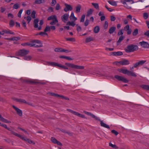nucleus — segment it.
I'll use <instances>...</instances> for the list:
<instances>
[{"label":"nucleus","mask_w":149,"mask_h":149,"mask_svg":"<svg viewBox=\"0 0 149 149\" xmlns=\"http://www.w3.org/2000/svg\"><path fill=\"white\" fill-rule=\"evenodd\" d=\"M138 49V47L137 45L131 44L128 45L125 50L126 52L130 53L137 51Z\"/></svg>","instance_id":"f257e3e1"},{"label":"nucleus","mask_w":149,"mask_h":149,"mask_svg":"<svg viewBox=\"0 0 149 149\" xmlns=\"http://www.w3.org/2000/svg\"><path fill=\"white\" fill-rule=\"evenodd\" d=\"M65 64L68 66L73 69L78 70H83L84 69V66L75 65L72 63H66Z\"/></svg>","instance_id":"f03ea898"},{"label":"nucleus","mask_w":149,"mask_h":149,"mask_svg":"<svg viewBox=\"0 0 149 149\" xmlns=\"http://www.w3.org/2000/svg\"><path fill=\"white\" fill-rule=\"evenodd\" d=\"M12 132L14 135L19 137L23 140L27 141L30 143H33L31 140L28 139L25 137L23 136H22L15 132H14L12 131Z\"/></svg>","instance_id":"7ed1b4c3"},{"label":"nucleus","mask_w":149,"mask_h":149,"mask_svg":"<svg viewBox=\"0 0 149 149\" xmlns=\"http://www.w3.org/2000/svg\"><path fill=\"white\" fill-rule=\"evenodd\" d=\"M39 21V20L38 19H35L34 21V27L35 28H38L39 30H40L41 29L42 26L41 25H43V21L42 20H41L40 21L39 23L40 26L38 27V23Z\"/></svg>","instance_id":"20e7f679"},{"label":"nucleus","mask_w":149,"mask_h":149,"mask_svg":"<svg viewBox=\"0 0 149 149\" xmlns=\"http://www.w3.org/2000/svg\"><path fill=\"white\" fill-rule=\"evenodd\" d=\"M29 52V51L28 50L25 49H21L17 52L16 54L17 55L22 56L28 54Z\"/></svg>","instance_id":"39448f33"},{"label":"nucleus","mask_w":149,"mask_h":149,"mask_svg":"<svg viewBox=\"0 0 149 149\" xmlns=\"http://www.w3.org/2000/svg\"><path fill=\"white\" fill-rule=\"evenodd\" d=\"M115 78L119 81H121L123 82L127 83L128 82V80L125 77L123 76L116 75Z\"/></svg>","instance_id":"423d86ee"},{"label":"nucleus","mask_w":149,"mask_h":149,"mask_svg":"<svg viewBox=\"0 0 149 149\" xmlns=\"http://www.w3.org/2000/svg\"><path fill=\"white\" fill-rule=\"evenodd\" d=\"M139 44L144 48H149V44L147 42L145 41L140 42H139Z\"/></svg>","instance_id":"0eeeda50"},{"label":"nucleus","mask_w":149,"mask_h":149,"mask_svg":"<svg viewBox=\"0 0 149 149\" xmlns=\"http://www.w3.org/2000/svg\"><path fill=\"white\" fill-rule=\"evenodd\" d=\"M69 17V15L68 14H65L61 17L62 21L66 23L68 20Z\"/></svg>","instance_id":"6e6552de"},{"label":"nucleus","mask_w":149,"mask_h":149,"mask_svg":"<svg viewBox=\"0 0 149 149\" xmlns=\"http://www.w3.org/2000/svg\"><path fill=\"white\" fill-rule=\"evenodd\" d=\"M65 7L64 9V10L65 12H67L69 10L71 11L72 10V7L71 5L67 3H65Z\"/></svg>","instance_id":"1a4fd4ad"},{"label":"nucleus","mask_w":149,"mask_h":149,"mask_svg":"<svg viewBox=\"0 0 149 149\" xmlns=\"http://www.w3.org/2000/svg\"><path fill=\"white\" fill-rule=\"evenodd\" d=\"M13 108L17 111V114L20 116H22V112L21 110L17 108L14 105L12 106Z\"/></svg>","instance_id":"9d476101"},{"label":"nucleus","mask_w":149,"mask_h":149,"mask_svg":"<svg viewBox=\"0 0 149 149\" xmlns=\"http://www.w3.org/2000/svg\"><path fill=\"white\" fill-rule=\"evenodd\" d=\"M97 120L100 121V125L102 127L108 129H110V128L109 126L108 125L104 123L99 118H98V119H97Z\"/></svg>","instance_id":"9b49d317"},{"label":"nucleus","mask_w":149,"mask_h":149,"mask_svg":"<svg viewBox=\"0 0 149 149\" xmlns=\"http://www.w3.org/2000/svg\"><path fill=\"white\" fill-rule=\"evenodd\" d=\"M51 140L52 142L54 143L57 144L58 145L61 146L62 144L61 143L57 141L55 138L54 137H52L51 138Z\"/></svg>","instance_id":"f8f14e48"},{"label":"nucleus","mask_w":149,"mask_h":149,"mask_svg":"<svg viewBox=\"0 0 149 149\" xmlns=\"http://www.w3.org/2000/svg\"><path fill=\"white\" fill-rule=\"evenodd\" d=\"M146 61L142 60L141 61L138 62L136 63L135 64H134V68H136L138 66L142 65L145 63Z\"/></svg>","instance_id":"ddd939ff"},{"label":"nucleus","mask_w":149,"mask_h":149,"mask_svg":"<svg viewBox=\"0 0 149 149\" xmlns=\"http://www.w3.org/2000/svg\"><path fill=\"white\" fill-rule=\"evenodd\" d=\"M118 63H119L122 65H128L130 64L129 61L126 60H125L119 62H118Z\"/></svg>","instance_id":"4468645a"},{"label":"nucleus","mask_w":149,"mask_h":149,"mask_svg":"<svg viewBox=\"0 0 149 149\" xmlns=\"http://www.w3.org/2000/svg\"><path fill=\"white\" fill-rule=\"evenodd\" d=\"M0 120L1 121L6 123H11V121H8L7 119L4 118L1 115H0Z\"/></svg>","instance_id":"2eb2a0df"},{"label":"nucleus","mask_w":149,"mask_h":149,"mask_svg":"<svg viewBox=\"0 0 149 149\" xmlns=\"http://www.w3.org/2000/svg\"><path fill=\"white\" fill-rule=\"evenodd\" d=\"M132 2V3H134V1L133 0H121V2L124 5H127V2Z\"/></svg>","instance_id":"dca6fc26"},{"label":"nucleus","mask_w":149,"mask_h":149,"mask_svg":"<svg viewBox=\"0 0 149 149\" xmlns=\"http://www.w3.org/2000/svg\"><path fill=\"white\" fill-rule=\"evenodd\" d=\"M47 64L49 65H51L52 66H58V67H59V65H60L59 64H58L55 62H48L47 63Z\"/></svg>","instance_id":"f3484780"},{"label":"nucleus","mask_w":149,"mask_h":149,"mask_svg":"<svg viewBox=\"0 0 149 149\" xmlns=\"http://www.w3.org/2000/svg\"><path fill=\"white\" fill-rule=\"evenodd\" d=\"M70 18L71 20L75 21L77 19V18L74 15L73 12H72L70 16Z\"/></svg>","instance_id":"a211bd4d"},{"label":"nucleus","mask_w":149,"mask_h":149,"mask_svg":"<svg viewBox=\"0 0 149 149\" xmlns=\"http://www.w3.org/2000/svg\"><path fill=\"white\" fill-rule=\"evenodd\" d=\"M74 115L77 116L79 117H81L82 118H85V117L84 115H83L78 112L74 111L73 113Z\"/></svg>","instance_id":"6ab92c4d"},{"label":"nucleus","mask_w":149,"mask_h":149,"mask_svg":"<svg viewBox=\"0 0 149 149\" xmlns=\"http://www.w3.org/2000/svg\"><path fill=\"white\" fill-rule=\"evenodd\" d=\"M45 0H36L34 2V4H40L45 2Z\"/></svg>","instance_id":"aec40b11"},{"label":"nucleus","mask_w":149,"mask_h":149,"mask_svg":"<svg viewBox=\"0 0 149 149\" xmlns=\"http://www.w3.org/2000/svg\"><path fill=\"white\" fill-rule=\"evenodd\" d=\"M116 29L115 27H111L109 29V33L110 34L113 33L115 31Z\"/></svg>","instance_id":"412c9836"},{"label":"nucleus","mask_w":149,"mask_h":149,"mask_svg":"<svg viewBox=\"0 0 149 149\" xmlns=\"http://www.w3.org/2000/svg\"><path fill=\"white\" fill-rule=\"evenodd\" d=\"M113 54L115 56H121L123 54V52L120 51L114 52L113 53Z\"/></svg>","instance_id":"4be33fe9"},{"label":"nucleus","mask_w":149,"mask_h":149,"mask_svg":"<svg viewBox=\"0 0 149 149\" xmlns=\"http://www.w3.org/2000/svg\"><path fill=\"white\" fill-rule=\"evenodd\" d=\"M58 22V20L57 19L56 16L54 19H52V21L50 22V24L52 25H54Z\"/></svg>","instance_id":"5701e85b"},{"label":"nucleus","mask_w":149,"mask_h":149,"mask_svg":"<svg viewBox=\"0 0 149 149\" xmlns=\"http://www.w3.org/2000/svg\"><path fill=\"white\" fill-rule=\"evenodd\" d=\"M3 32H4L5 33L7 34H14V33L13 32H12L9 29L7 30H4L3 31Z\"/></svg>","instance_id":"b1692460"},{"label":"nucleus","mask_w":149,"mask_h":149,"mask_svg":"<svg viewBox=\"0 0 149 149\" xmlns=\"http://www.w3.org/2000/svg\"><path fill=\"white\" fill-rule=\"evenodd\" d=\"M17 101L18 102H20L22 103H25L28 104V103H27L25 100L23 99H17Z\"/></svg>","instance_id":"393cba45"},{"label":"nucleus","mask_w":149,"mask_h":149,"mask_svg":"<svg viewBox=\"0 0 149 149\" xmlns=\"http://www.w3.org/2000/svg\"><path fill=\"white\" fill-rule=\"evenodd\" d=\"M93 11V10L92 9H89L87 12V14L86 15V16L87 17H89L91 15Z\"/></svg>","instance_id":"a878e982"},{"label":"nucleus","mask_w":149,"mask_h":149,"mask_svg":"<svg viewBox=\"0 0 149 149\" xmlns=\"http://www.w3.org/2000/svg\"><path fill=\"white\" fill-rule=\"evenodd\" d=\"M118 71L121 72L125 74H127V72H128V70L127 69H120L118 70Z\"/></svg>","instance_id":"bb28decb"},{"label":"nucleus","mask_w":149,"mask_h":149,"mask_svg":"<svg viewBox=\"0 0 149 149\" xmlns=\"http://www.w3.org/2000/svg\"><path fill=\"white\" fill-rule=\"evenodd\" d=\"M100 28L98 26L95 27L94 29V32L95 33H97L100 31Z\"/></svg>","instance_id":"cd10ccee"},{"label":"nucleus","mask_w":149,"mask_h":149,"mask_svg":"<svg viewBox=\"0 0 149 149\" xmlns=\"http://www.w3.org/2000/svg\"><path fill=\"white\" fill-rule=\"evenodd\" d=\"M81 6L80 5H79L76 7V12L77 13H79L80 11Z\"/></svg>","instance_id":"c85d7f7f"},{"label":"nucleus","mask_w":149,"mask_h":149,"mask_svg":"<svg viewBox=\"0 0 149 149\" xmlns=\"http://www.w3.org/2000/svg\"><path fill=\"white\" fill-rule=\"evenodd\" d=\"M20 38L19 37H15L11 38H8L7 39L9 40H19Z\"/></svg>","instance_id":"c756f323"},{"label":"nucleus","mask_w":149,"mask_h":149,"mask_svg":"<svg viewBox=\"0 0 149 149\" xmlns=\"http://www.w3.org/2000/svg\"><path fill=\"white\" fill-rule=\"evenodd\" d=\"M60 58H65L67 59L68 60H73V59L70 58L69 57L67 56H60Z\"/></svg>","instance_id":"7c9ffc66"},{"label":"nucleus","mask_w":149,"mask_h":149,"mask_svg":"<svg viewBox=\"0 0 149 149\" xmlns=\"http://www.w3.org/2000/svg\"><path fill=\"white\" fill-rule=\"evenodd\" d=\"M109 146L112 147V148L115 149H118V147L116 145L113 144L111 143H109Z\"/></svg>","instance_id":"2f4dec72"},{"label":"nucleus","mask_w":149,"mask_h":149,"mask_svg":"<svg viewBox=\"0 0 149 149\" xmlns=\"http://www.w3.org/2000/svg\"><path fill=\"white\" fill-rule=\"evenodd\" d=\"M24 18L26 19L28 22V23L29 24L31 20V18L30 16H28L27 17H24Z\"/></svg>","instance_id":"473e14b6"},{"label":"nucleus","mask_w":149,"mask_h":149,"mask_svg":"<svg viewBox=\"0 0 149 149\" xmlns=\"http://www.w3.org/2000/svg\"><path fill=\"white\" fill-rule=\"evenodd\" d=\"M108 2L112 6H116L117 5V4L115 1H109Z\"/></svg>","instance_id":"72a5a7b5"},{"label":"nucleus","mask_w":149,"mask_h":149,"mask_svg":"<svg viewBox=\"0 0 149 149\" xmlns=\"http://www.w3.org/2000/svg\"><path fill=\"white\" fill-rule=\"evenodd\" d=\"M67 25H69V26H74L75 25V23L73 22H68L67 23Z\"/></svg>","instance_id":"f704fd0d"},{"label":"nucleus","mask_w":149,"mask_h":149,"mask_svg":"<svg viewBox=\"0 0 149 149\" xmlns=\"http://www.w3.org/2000/svg\"><path fill=\"white\" fill-rule=\"evenodd\" d=\"M93 40V38L91 37H89L86 38V42H88Z\"/></svg>","instance_id":"c9c22d12"},{"label":"nucleus","mask_w":149,"mask_h":149,"mask_svg":"<svg viewBox=\"0 0 149 149\" xmlns=\"http://www.w3.org/2000/svg\"><path fill=\"white\" fill-rule=\"evenodd\" d=\"M141 87L144 89L149 90V86L148 85H142Z\"/></svg>","instance_id":"e433bc0d"},{"label":"nucleus","mask_w":149,"mask_h":149,"mask_svg":"<svg viewBox=\"0 0 149 149\" xmlns=\"http://www.w3.org/2000/svg\"><path fill=\"white\" fill-rule=\"evenodd\" d=\"M92 4L96 9L98 10L99 9V6L98 3H92Z\"/></svg>","instance_id":"4c0bfd02"},{"label":"nucleus","mask_w":149,"mask_h":149,"mask_svg":"<svg viewBox=\"0 0 149 149\" xmlns=\"http://www.w3.org/2000/svg\"><path fill=\"white\" fill-rule=\"evenodd\" d=\"M54 51L56 52H62L63 48H56L55 49Z\"/></svg>","instance_id":"58836bf2"},{"label":"nucleus","mask_w":149,"mask_h":149,"mask_svg":"<svg viewBox=\"0 0 149 149\" xmlns=\"http://www.w3.org/2000/svg\"><path fill=\"white\" fill-rule=\"evenodd\" d=\"M66 39L67 41H69L72 42H75L76 40L75 39L73 38H67Z\"/></svg>","instance_id":"ea45409f"},{"label":"nucleus","mask_w":149,"mask_h":149,"mask_svg":"<svg viewBox=\"0 0 149 149\" xmlns=\"http://www.w3.org/2000/svg\"><path fill=\"white\" fill-rule=\"evenodd\" d=\"M32 58L31 56H25L24 57V59L25 60L29 61Z\"/></svg>","instance_id":"a19ab883"},{"label":"nucleus","mask_w":149,"mask_h":149,"mask_svg":"<svg viewBox=\"0 0 149 149\" xmlns=\"http://www.w3.org/2000/svg\"><path fill=\"white\" fill-rule=\"evenodd\" d=\"M138 33V29H136L133 32L132 34L134 36L136 35Z\"/></svg>","instance_id":"79ce46f5"},{"label":"nucleus","mask_w":149,"mask_h":149,"mask_svg":"<svg viewBox=\"0 0 149 149\" xmlns=\"http://www.w3.org/2000/svg\"><path fill=\"white\" fill-rule=\"evenodd\" d=\"M56 16L55 15H52L49 17L47 19L48 20H52L56 17Z\"/></svg>","instance_id":"37998d69"},{"label":"nucleus","mask_w":149,"mask_h":149,"mask_svg":"<svg viewBox=\"0 0 149 149\" xmlns=\"http://www.w3.org/2000/svg\"><path fill=\"white\" fill-rule=\"evenodd\" d=\"M124 38V37L123 36H121L119 37V39L118 41V43L120 42L123 40Z\"/></svg>","instance_id":"c03bdc74"},{"label":"nucleus","mask_w":149,"mask_h":149,"mask_svg":"<svg viewBox=\"0 0 149 149\" xmlns=\"http://www.w3.org/2000/svg\"><path fill=\"white\" fill-rule=\"evenodd\" d=\"M36 14V12L35 11H33L32 12L31 16L33 18H35Z\"/></svg>","instance_id":"a18cd8bd"},{"label":"nucleus","mask_w":149,"mask_h":149,"mask_svg":"<svg viewBox=\"0 0 149 149\" xmlns=\"http://www.w3.org/2000/svg\"><path fill=\"white\" fill-rule=\"evenodd\" d=\"M50 27L48 26H46V27L45 28V29L44 30V31L45 32H46L47 31H50Z\"/></svg>","instance_id":"49530a36"},{"label":"nucleus","mask_w":149,"mask_h":149,"mask_svg":"<svg viewBox=\"0 0 149 149\" xmlns=\"http://www.w3.org/2000/svg\"><path fill=\"white\" fill-rule=\"evenodd\" d=\"M85 15H82L81 19L80 20V22H84L85 18Z\"/></svg>","instance_id":"de8ad7c7"},{"label":"nucleus","mask_w":149,"mask_h":149,"mask_svg":"<svg viewBox=\"0 0 149 149\" xmlns=\"http://www.w3.org/2000/svg\"><path fill=\"white\" fill-rule=\"evenodd\" d=\"M88 115L92 116V117L93 118H95L96 120H97V119H98V118L95 115H94L93 114H92L91 113H90Z\"/></svg>","instance_id":"09e8293b"},{"label":"nucleus","mask_w":149,"mask_h":149,"mask_svg":"<svg viewBox=\"0 0 149 149\" xmlns=\"http://www.w3.org/2000/svg\"><path fill=\"white\" fill-rule=\"evenodd\" d=\"M56 3V0H52L51 3V5L52 6H54Z\"/></svg>","instance_id":"8fccbe9b"},{"label":"nucleus","mask_w":149,"mask_h":149,"mask_svg":"<svg viewBox=\"0 0 149 149\" xmlns=\"http://www.w3.org/2000/svg\"><path fill=\"white\" fill-rule=\"evenodd\" d=\"M19 7V5L18 4L16 3L14 4L13 6V8L15 9H17Z\"/></svg>","instance_id":"3c124183"},{"label":"nucleus","mask_w":149,"mask_h":149,"mask_svg":"<svg viewBox=\"0 0 149 149\" xmlns=\"http://www.w3.org/2000/svg\"><path fill=\"white\" fill-rule=\"evenodd\" d=\"M39 35L41 36H44L45 35H47V34L45 31L44 32H41L39 33Z\"/></svg>","instance_id":"603ef678"},{"label":"nucleus","mask_w":149,"mask_h":149,"mask_svg":"<svg viewBox=\"0 0 149 149\" xmlns=\"http://www.w3.org/2000/svg\"><path fill=\"white\" fill-rule=\"evenodd\" d=\"M61 7L60 6V4L59 3H57L55 8L56 10H58L60 9Z\"/></svg>","instance_id":"864d4df0"},{"label":"nucleus","mask_w":149,"mask_h":149,"mask_svg":"<svg viewBox=\"0 0 149 149\" xmlns=\"http://www.w3.org/2000/svg\"><path fill=\"white\" fill-rule=\"evenodd\" d=\"M59 65V67L61 68H63L65 69H68V67L66 66L62 65H61V64H60V65Z\"/></svg>","instance_id":"5fc2aeb1"},{"label":"nucleus","mask_w":149,"mask_h":149,"mask_svg":"<svg viewBox=\"0 0 149 149\" xmlns=\"http://www.w3.org/2000/svg\"><path fill=\"white\" fill-rule=\"evenodd\" d=\"M47 10L49 12H53L54 11V9L52 7H50Z\"/></svg>","instance_id":"6e6d98bb"},{"label":"nucleus","mask_w":149,"mask_h":149,"mask_svg":"<svg viewBox=\"0 0 149 149\" xmlns=\"http://www.w3.org/2000/svg\"><path fill=\"white\" fill-rule=\"evenodd\" d=\"M72 51L71 50H69L68 49H63L62 52H65L66 53H68L71 52Z\"/></svg>","instance_id":"4d7b16f0"},{"label":"nucleus","mask_w":149,"mask_h":149,"mask_svg":"<svg viewBox=\"0 0 149 149\" xmlns=\"http://www.w3.org/2000/svg\"><path fill=\"white\" fill-rule=\"evenodd\" d=\"M130 26L129 25H127L124 27V30L125 31H127L130 30Z\"/></svg>","instance_id":"13d9d810"},{"label":"nucleus","mask_w":149,"mask_h":149,"mask_svg":"<svg viewBox=\"0 0 149 149\" xmlns=\"http://www.w3.org/2000/svg\"><path fill=\"white\" fill-rule=\"evenodd\" d=\"M143 17L145 19H147L148 17V14L147 13H144L143 14Z\"/></svg>","instance_id":"bf43d9fd"},{"label":"nucleus","mask_w":149,"mask_h":149,"mask_svg":"<svg viewBox=\"0 0 149 149\" xmlns=\"http://www.w3.org/2000/svg\"><path fill=\"white\" fill-rule=\"evenodd\" d=\"M123 29H120L119 30V31L118 33V36H120L121 35H122L123 33Z\"/></svg>","instance_id":"052dcab7"},{"label":"nucleus","mask_w":149,"mask_h":149,"mask_svg":"<svg viewBox=\"0 0 149 149\" xmlns=\"http://www.w3.org/2000/svg\"><path fill=\"white\" fill-rule=\"evenodd\" d=\"M22 26L24 27L25 28H26V22L24 20H23L22 22Z\"/></svg>","instance_id":"680f3d73"},{"label":"nucleus","mask_w":149,"mask_h":149,"mask_svg":"<svg viewBox=\"0 0 149 149\" xmlns=\"http://www.w3.org/2000/svg\"><path fill=\"white\" fill-rule=\"evenodd\" d=\"M108 26V22L107 21H106L105 22L104 24V29H107Z\"/></svg>","instance_id":"e2e57ef3"},{"label":"nucleus","mask_w":149,"mask_h":149,"mask_svg":"<svg viewBox=\"0 0 149 149\" xmlns=\"http://www.w3.org/2000/svg\"><path fill=\"white\" fill-rule=\"evenodd\" d=\"M111 132L112 133L115 134L116 136L118 135V132L117 131H116V130H112L111 131Z\"/></svg>","instance_id":"0e129e2a"},{"label":"nucleus","mask_w":149,"mask_h":149,"mask_svg":"<svg viewBox=\"0 0 149 149\" xmlns=\"http://www.w3.org/2000/svg\"><path fill=\"white\" fill-rule=\"evenodd\" d=\"M89 20L88 19H86L84 22V25L85 26H87L89 24Z\"/></svg>","instance_id":"69168bd1"},{"label":"nucleus","mask_w":149,"mask_h":149,"mask_svg":"<svg viewBox=\"0 0 149 149\" xmlns=\"http://www.w3.org/2000/svg\"><path fill=\"white\" fill-rule=\"evenodd\" d=\"M23 11V9H21L20 11H19L18 13V16L19 17H21V15L22 13V12Z\"/></svg>","instance_id":"338daca9"},{"label":"nucleus","mask_w":149,"mask_h":149,"mask_svg":"<svg viewBox=\"0 0 149 149\" xmlns=\"http://www.w3.org/2000/svg\"><path fill=\"white\" fill-rule=\"evenodd\" d=\"M55 96L56 97H61V98H65V97L61 95L57 94H56Z\"/></svg>","instance_id":"774afa93"}]
</instances>
